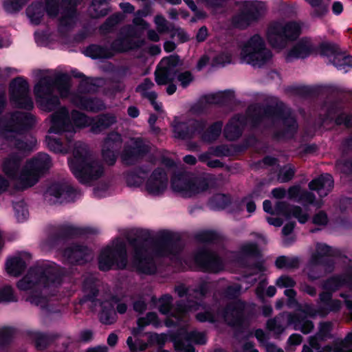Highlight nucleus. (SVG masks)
Returning a JSON list of instances; mask_svg holds the SVG:
<instances>
[{
	"instance_id": "3c124183",
	"label": "nucleus",
	"mask_w": 352,
	"mask_h": 352,
	"mask_svg": "<svg viewBox=\"0 0 352 352\" xmlns=\"http://www.w3.org/2000/svg\"><path fill=\"white\" fill-rule=\"evenodd\" d=\"M72 122H73L75 126L80 128L90 125V123L88 124V117L85 113L78 111H72Z\"/></svg>"
},
{
	"instance_id": "bf43d9fd",
	"label": "nucleus",
	"mask_w": 352,
	"mask_h": 352,
	"mask_svg": "<svg viewBox=\"0 0 352 352\" xmlns=\"http://www.w3.org/2000/svg\"><path fill=\"white\" fill-rule=\"evenodd\" d=\"M294 174V170L293 168H292L291 166L285 167L280 171L278 175V180L280 182H286L293 177Z\"/></svg>"
},
{
	"instance_id": "0eeeda50",
	"label": "nucleus",
	"mask_w": 352,
	"mask_h": 352,
	"mask_svg": "<svg viewBox=\"0 0 352 352\" xmlns=\"http://www.w3.org/2000/svg\"><path fill=\"white\" fill-rule=\"evenodd\" d=\"M122 142V135L119 133H109L103 140L100 154H151L149 142L142 138H134L131 140L129 152L120 151Z\"/></svg>"
},
{
	"instance_id": "5fc2aeb1",
	"label": "nucleus",
	"mask_w": 352,
	"mask_h": 352,
	"mask_svg": "<svg viewBox=\"0 0 352 352\" xmlns=\"http://www.w3.org/2000/svg\"><path fill=\"white\" fill-rule=\"evenodd\" d=\"M172 302L171 296L165 295L158 300V308L162 314H167L170 310Z\"/></svg>"
},
{
	"instance_id": "052dcab7",
	"label": "nucleus",
	"mask_w": 352,
	"mask_h": 352,
	"mask_svg": "<svg viewBox=\"0 0 352 352\" xmlns=\"http://www.w3.org/2000/svg\"><path fill=\"white\" fill-rule=\"evenodd\" d=\"M168 340V337L165 334H151L149 336V342L151 344L157 346L164 345Z\"/></svg>"
},
{
	"instance_id": "412c9836",
	"label": "nucleus",
	"mask_w": 352,
	"mask_h": 352,
	"mask_svg": "<svg viewBox=\"0 0 352 352\" xmlns=\"http://www.w3.org/2000/svg\"><path fill=\"white\" fill-rule=\"evenodd\" d=\"M74 102L80 109L89 112L97 113L105 108L103 101L96 97L76 96Z\"/></svg>"
},
{
	"instance_id": "e2e57ef3",
	"label": "nucleus",
	"mask_w": 352,
	"mask_h": 352,
	"mask_svg": "<svg viewBox=\"0 0 352 352\" xmlns=\"http://www.w3.org/2000/svg\"><path fill=\"white\" fill-rule=\"evenodd\" d=\"M154 85L153 82L149 78L144 79L143 82L138 85L135 89V91L138 93L147 92Z\"/></svg>"
},
{
	"instance_id": "bb28decb",
	"label": "nucleus",
	"mask_w": 352,
	"mask_h": 352,
	"mask_svg": "<svg viewBox=\"0 0 352 352\" xmlns=\"http://www.w3.org/2000/svg\"><path fill=\"white\" fill-rule=\"evenodd\" d=\"M69 190L70 188L67 184L65 183H54L48 187L45 196L49 201L55 203L60 199H67Z\"/></svg>"
},
{
	"instance_id": "dca6fc26",
	"label": "nucleus",
	"mask_w": 352,
	"mask_h": 352,
	"mask_svg": "<svg viewBox=\"0 0 352 352\" xmlns=\"http://www.w3.org/2000/svg\"><path fill=\"white\" fill-rule=\"evenodd\" d=\"M72 129L73 124L66 107H62L51 115V126L49 133L61 134L64 132H70Z\"/></svg>"
},
{
	"instance_id": "4468645a",
	"label": "nucleus",
	"mask_w": 352,
	"mask_h": 352,
	"mask_svg": "<svg viewBox=\"0 0 352 352\" xmlns=\"http://www.w3.org/2000/svg\"><path fill=\"white\" fill-rule=\"evenodd\" d=\"M184 61L177 54L162 58L155 71V80L158 85H166L174 81V74L183 65Z\"/></svg>"
},
{
	"instance_id": "a19ab883",
	"label": "nucleus",
	"mask_w": 352,
	"mask_h": 352,
	"mask_svg": "<svg viewBox=\"0 0 352 352\" xmlns=\"http://www.w3.org/2000/svg\"><path fill=\"white\" fill-rule=\"evenodd\" d=\"M160 324V322L157 320L156 314L148 313L145 318H140L138 319V328L133 330V333L134 335L139 333L146 325L153 324L155 327H157Z\"/></svg>"
},
{
	"instance_id": "6e6d98bb",
	"label": "nucleus",
	"mask_w": 352,
	"mask_h": 352,
	"mask_svg": "<svg viewBox=\"0 0 352 352\" xmlns=\"http://www.w3.org/2000/svg\"><path fill=\"white\" fill-rule=\"evenodd\" d=\"M95 86L94 79L85 76V78L84 77L80 80L78 89L81 92L89 93Z\"/></svg>"
},
{
	"instance_id": "e433bc0d",
	"label": "nucleus",
	"mask_w": 352,
	"mask_h": 352,
	"mask_svg": "<svg viewBox=\"0 0 352 352\" xmlns=\"http://www.w3.org/2000/svg\"><path fill=\"white\" fill-rule=\"evenodd\" d=\"M123 20L121 13H115L109 16L100 26V32L102 34H107L113 31L114 28Z\"/></svg>"
},
{
	"instance_id": "cd10ccee",
	"label": "nucleus",
	"mask_w": 352,
	"mask_h": 352,
	"mask_svg": "<svg viewBox=\"0 0 352 352\" xmlns=\"http://www.w3.org/2000/svg\"><path fill=\"white\" fill-rule=\"evenodd\" d=\"M275 210L277 214L282 213L287 218L294 217L301 223L306 222L309 217L307 211L302 210L300 207L288 208L284 203L278 202Z\"/></svg>"
},
{
	"instance_id": "aec40b11",
	"label": "nucleus",
	"mask_w": 352,
	"mask_h": 352,
	"mask_svg": "<svg viewBox=\"0 0 352 352\" xmlns=\"http://www.w3.org/2000/svg\"><path fill=\"white\" fill-rule=\"evenodd\" d=\"M244 125V120L240 115L232 117L223 129L225 138L230 141L239 139L242 135Z\"/></svg>"
},
{
	"instance_id": "4c0bfd02",
	"label": "nucleus",
	"mask_w": 352,
	"mask_h": 352,
	"mask_svg": "<svg viewBox=\"0 0 352 352\" xmlns=\"http://www.w3.org/2000/svg\"><path fill=\"white\" fill-rule=\"evenodd\" d=\"M123 20L121 13H115L109 16L100 26V32L102 34H107L113 31L114 28Z\"/></svg>"
},
{
	"instance_id": "6e6552de",
	"label": "nucleus",
	"mask_w": 352,
	"mask_h": 352,
	"mask_svg": "<svg viewBox=\"0 0 352 352\" xmlns=\"http://www.w3.org/2000/svg\"><path fill=\"white\" fill-rule=\"evenodd\" d=\"M301 33V26L294 21L285 25L276 22L271 24L267 31V39L274 48L283 49L289 42L296 41Z\"/></svg>"
},
{
	"instance_id": "423d86ee",
	"label": "nucleus",
	"mask_w": 352,
	"mask_h": 352,
	"mask_svg": "<svg viewBox=\"0 0 352 352\" xmlns=\"http://www.w3.org/2000/svg\"><path fill=\"white\" fill-rule=\"evenodd\" d=\"M102 156V159H98L94 155H71L68 158V164L80 183L90 184L104 175L103 163L112 166L117 160L116 155Z\"/></svg>"
},
{
	"instance_id": "5701e85b",
	"label": "nucleus",
	"mask_w": 352,
	"mask_h": 352,
	"mask_svg": "<svg viewBox=\"0 0 352 352\" xmlns=\"http://www.w3.org/2000/svg\"><path fill=\"white\" fill-rule=\"evenodd\" d=\"M195 261L199 265L215 272L221 269V259L213 253L201 252L195 256Z\"/></svg>"
},
{
	"instance_id": "774afa93",
	"label": "nucleus",
	"mask_w": 352,
	"mask_h": 352,
	"mask_svg": "<svg viewBox=\"0 0 352 352\" xmlns=\"http://www.w3.org/2000/svg\"><path fill=\"white\" fill-rule=\"evenodd\" d=\"M239 311L235 309L229 308L226 311L223 315L221 316V318L226 321L230 324H234L232 322L230 318H238L239 316Z\"/></svg>"
},
{
	"instance_id": "7ed1b4c3",
	"label": "nucleus",
	"mask_w": 352,
	"mask_h": 352,
	"mask_svg": "<svg viewBox=\"0 0 352 352\" xmlns=\"http://www.w3.org/2000/svg\"><path fill=\"white\" fill-rule=\"evenodd\" d=\"M21 160L17 155L7 159L3 165L4 172L12 177H19L23 188L35 184L41 175L52 166L48 155H37L28 160L21 166Z\"/></svg>"
},
{
	"instance_id": "20e7f679",
	"label": "nucleus",
	"mask_w": 352,
	"mask_h": 352,
	"mask_svg": "<svg viewBox=\"0 0 352 352\" xmlns=\"http://www.w3.org/2000/svg\"><path fill=\"white\" fill-rule=\"evenodd\" d=\"M70 76L67 73H59L54 78L45 76L41 77L34 85V94L39 108L46 112L58 109L60 98L54 94L56 88L61 94H67L70 89Z\"/></svg>"
},
{
	"instance_id": "13d9d810",
	"label": "nucleus",
	"mask_w": 352,
	"mask_h": 352,
	"mask_svg": "<svg viewBox=\"0 0 352 352\" xmlns=\"http://www.w3.org/2000/svg\"><path fill=\"white\" fill-rule=\"evenodd\" d=\"M186 341H190L192 342H195L196 344H202L206 343V338L205 334L203 333L192 331L188 336Z\"/></svg>"
},
{
	"instance_id": "a878e982",
	"label": "nucleus",
	"mask_w": 352,
	"mask_h": 352,
	"mask_svg": "<svg viewBox=\"0 0 352 352\" xmlns=\"http://www.w3.org/2000/svg\"><path fill=\"white\" fill-rule=\"evenodd\" d=\"M117 122L116 117L111 113H102L90 122L91 131L98 134L102 131L109 128Z\"/></svg>"
},
{
	"instance_id": "864d4df0",
	"label": "nucleus",
	"mask_w": 352,
	"mask_h": 352,
	"mask_svg": "<svg viewBox=\"0 0 352 352\" xmlns=\"http://www.w3.org/2000/svg\"><path fill=\"white\" fill-rule=\"evenodd\" d=\"M77 7L78 6H74L73 4H63V12L61 16L69 18L71 19H77Z\"/></svg>"
},
{
	"instance_id": "69168bd1",
	"label": "nucleus",
	"mask_w": 352,
	"mask_h": 352,
	"mask_svg": "<svg viewBox=\"0 0 352 352\" xmlns=\"http://www.w3.org/2000/svg\"><path fill=\"white\" fill-rule=\"evenodd\" d=\"M77 19H71L69 18L60 16L58 20V29L67 28L68 30L74 28L76 23Z\"/></svg>"
},
{
	"instance_id": "6ab92c4d",
	"label": "nucleus",
	"mask_w": 352,
	"mask_h": 352,
	"mask_svg": "<svg viewBox=\"0 0 352 352\" xmlns=\"http://www.w3.org/2000/svg\"><path fill=\"white\" fill-rule=\"evenodd\" d=\"M10 126L11 124L17 131H28L33 127L35 124V117L30 113L23 111H15L11 115L10 122H8ZM8 128L11 133L12 131Z\"/></svg>"
},
{
	"instance_id": "c9c22d12",
	"label": "nucleus",
	"mask_w": 352,
	"mask_h": 352,
	"mask_svg": "<svg viewBox=\"0 0 352 352\" xmlns=\"http://www.w3.org/2000/svg\"><path fill=\"white\" fill-rule=\"evenodd\" d=\"M316 51L318 52L321 56L327 57L329 63L340 51V49L339 46L335 43L322 42L318 45Z\"/></svg>"
},
{
	"instance_id": "09e8293b",
	"label": "nucleus",
	"mask_w": 352,
	"mask_h": 352,
	"mask_svg": "<svg viewBox=\"0 0 352 352\" xmlns=\"http://www.w3.org/2000/svg\"><path fill=\"white\" fill-rule=\"evenodd\" d=\"M330 252L329 248L324 244H318L316 247V254L313 256L311 263L316 265L323 262V257L327 255Z\"/></svg>"
},
{
	"instance_id": "1a4fd4ad",
	"label": "nucleus",
	"mask_w": 352,
	"mask_h": 352,
	"mask_svg": "<svg viewBox=\"0 0 352 352\" xmlns=\"http://www.w3.org/2000/svg\"><path fill=\"white\" fill-rule=\"evenodd\" d=\"M241 58L248 64L261 67L272 57V52L266 48L263 38L259 34L250 37L241 49Z\"/></svg>"
},
{
	"instance_id": "0e129e2a",
	"label": "nucleus",
	"mask_w": 352,
	"mask_h": 352,
	"mask_svg": "<svg viewBox=\"0 0 352 352\" xmlns=\"http://www.w3.org/2000/svg\"><path fill=\"white\" fill-rule=\"evenodd\" d=\"M139 155H121V162L125 166H133L137 164L140 159L138 158Z\"/></svg>"
},
{
	"instance_id": "39448f33",
	"label": "nucleus",
	"mask_w": 352,
	"mask_h": 352,
	"mask_svg": "<svg viewBox=\"0 0 352 352\" xmlns=\"http://www.w3.org/2000/svg\"><path fill=\"white\" fill-rule=\"evenodd\" d=\"M207 125V120L203 118H192L183 122L175 119L171 124L173 136L177 139L190 140L199 135L201 142L212 144L220 137L223 122L216 121L208 128Z\"/></svg>"
},
{
	"instance_id": "603ef678",
	"label": "nucleus",
	"mask_w": 352,
	"mask_h": 352,
	"mask_svg": "<svg viewBox=\"0 0 352 352\" xmlns=\"http://www.w3.org/2000/svg\"><path fill=\"white\" fill-rule=\"evenodd\" d=\"M334 122L337 126H344L347 129L352 127V114L341 112L335 118Z\"/></svg>"
},
{
	"instance_id": "a18cd8bd",
	"label": "nucleus",
	"mask_w": 352,
	"mask_h": 352,
	"mask_svg": "<svg viewBox=\"0 0 352 352\" xmlns=\"http://www.w3.org/2000/svg\"><path fill=\"white\" fill-rule=\"evenodd\" d=\"M276 265L280 269H292L298 265V259L294 257L280 256L276 261Z\"/></svg>"
},
{
	"instance_id": "9d476101",
	"label": "nucleus",
	"mask_w": 352,
	"mask_h": 352,
	"mask_svg": "<svg viewBox=\"0 0 352 352\" xmlns=\"http://www.w3.org/2000/svg\"><path fill=\"white\" fill-rule=\"evenodd\" d=\"M266 13L264 2L260 1H243L239 10L232 17V23L236 28L245 29L258 22Z\"/></svg>"
},
{
	"instance_id": "f8f14e48",
	"label": "nucleus",
	"mask_w": 352,
	"mask_h": 352,
	"mask_svg": "<svg viewBox=\"0 0 352 352\" xmlns=\"http://www.w3.org/2000/svg\"><path fill=\"white\" fill-rule=\"evenodd\" d=\"M29 91L30 87L27 80L23 76L16 77L10 83V102L16 108L31 111L34 108V102Z\"/></svg>"
},
{
	"instance_id": "2eb2a0df",
	"label": "nucleus",
	"mask_w": 352,
	"mask_h": 352,
	"mask_svg": "<svg viewBox=\"0 0 352 352\" xmlns=\"http://www.w3.org/2000/svg\"><path fill=\"white\" fill-rule=\"evenodd\" d=\"M152 250L142 245L136 247L132 258V264L139 272L144 274H152L155 272L156 267L151 256Z\"/></svg>"
},
{
	"instance_id": "49530a36",
	"label": "nucleus",
	"mask_w": 352,
	"mask_h": 352,
	"mask_svg": "<svg viewBox=\"0 0 352 352\" xmlns=\"http://www.w3.org/2000/svg\"><path fill=\"white\" fill-rule=\"evenodd\" d=\"M126 184L130 187H140L144 183V173H129L126 175Z\"/></svg>"
},
{
	"instance_id": "ea45409f",
	"label": "nucleus",
	"mask_w": 352,
	"mask_h": 352,
	"mask_svg": "<svg viewBox=\"0 0 352 352\" xmlns=\"http://www.w3.org/2000/svg\"><path fill=\"white\" fill-rule=\"evenodd\" d=\"M30 0H3V8L10 14L19 12Z\"/></svg>"
},
{
	"instance_id": "7c9ffc66",
	"label": "nucleus",
	"mask_w": 352,
	"mask_h": 352,
	"mask_svg": "<svg viewBox=\"0 0 352 352\" xmlns=\"http://www.w3.org/2000/svg\"><path fill=\"white\" fill-rule=\"evenodd\" d=\"M234 98V92L225 90L222 92L210 94L206 96V102L210 104L226 106L231 103Z\"/></svg>"
},
{
	"instance_id": "c03bdc74",
	"label": "nucleus",
	"mask_w": 352,
	"mask_h": 352,
	"mask_svg": "<svg viewBox=\"0 0 352 352\" xmlns=\"http://www.w3.org/2000/svg\"><path fill=\"white\" fill-rule=\"evenodd\" d=\"M45 142L49 150L54 154H67L63 152L64 147L60 138L47 136Z\"/></svg>"
},
{
	"instance_id": "8fccbe9b",
	"label": "nucleus",
	"mask_w": 352,
	"mask_h": 352,
	"mask_svg": "<svg viewBox=\"0 0 352 352\" xmlns=\"http://www.w3.org/2000/svg\"><path fill=\"white\" fill-rule=\"evenodd\" d=\"M109 1V0H92L91 6L96 13V17H104L108 14L109 9L107 8L100 9V6L108 4Z\"/></svg>"
},
{
	"instance_id": "4d7b16f0",
	"label": "nucleus",
	"mask_w": 352,
	"mask_h": 352,
	"mask_svg": "<svg viewBox=\"0 0 352 352\" xmlns=\"http://www.w3.org/2000/svg\"><path fill=\"white\" fill-rule=\"evenodd\" d=\"M15 215L19 221H23L28 219L29 212L26 207L22 203L14 205Z\"/></svg>"
},
{
	"instance_id": "79ce46f5",
	"label": "nucleus",
	"mask_w": 352,
	"mask_h": 352,
	"mask_svg": "<svg viewBox=\"0 0 352 352\" xmlns=\"http://www.w3.org/2000/svg\"><path fill=\"white\" fill-rule=\"evenodd\" d=\"M177 80L179 85L186 89L194 81L195 76L193 74L189 71H182V67L174 74V80Z\"/></svg>"
},
{
	"instance_id": "393cba45",
	"label": "nucleus",
	"mask_w": 352,
	"mask_h": 352,
	"mask_svg": "<svg viewBox=\"0 0 352 352\" xmlns=\"http://www.w3.org/2000/svg\"><path fill=\"white\" fill-rule=\"evenodd\" d=\"M30 256L28 254L15 256L6 262L7 272L14 276H19L27 265Z\"/></svg>"
},
{
	"instance_id": "c756f323",
	"label": "nucleus",
	"mask_w": 352,
	"mask_h": 352,
	"mask_svg": "<svg viewBox=\"0 0 352 352\" xmlns=\"http://www.w3.org/2000/svg\"><path fill=\"white\" fill-rule=\"evenodd\" d=\"M84 54L94 60L111 58L113 56V53L108 47L98 44L89 45L85 48Z\"/></svg>"
},
{
	"instance_id": "473e14b6",
	"label": "nucleus",
	"mask_w": 352,
	"mask_h": 352,
	"mask_svg": "<svg viewBox=\"0 0 352 352\" xmlns=\"http://www.w3.org/2000/svg\"><path fill=\"white\" fill-rule=\"evenodd\" d=\"M12 145L19 151L32 152L36 146L37 140L33 136L16 138L13 135Z\"/></svg>"
},
{
	"instance_id": "f3484780",
	"label": "nucleus",
	"mask_w": 352,
	"mask_h": 352,
	"mask_svg": "<svg viewBox=\"0 0 352 352\" xmlns=\"http://www.w3.org/2000/svg\"><path fill=\"white\" fill-rule=\"evenodd\" d=\"M167 186L166 174L163 170L157 169L146 181L144 190L151 195L157 196L164 192Z\"/></svg>"
},
{
	"instance_id": "58836bf2",
	"label": "nucleus",
	"mask_w": 352,
	"mask_h": 352,
	"mask_svg": "<svg viewBox=\"0 0 352 352\" xmlns=\"http://www.w3.org/2000/svg\"><path fill=\"white\" fill-rule=\"evenodd\" d=\"M305 1L313 8L311 12L313 17H322L329 11V2L324 0H305Z\"/></svg>"
},
{
	"instance_id": "37998d69",
	"label": "nucleus",
	"mask_w": 352,
	"mask_h": 352,
	"mask_svg": "<svg viewBox=\"0 0 352 352\" xmlns=\"http://www.w3.org/2000/svg\"><path fill=\"white\" fill-rule=\"evenodd\" d=\"M100 320L106 324H112L116 321V316L111 303L108 302L102 303V310L100 314Z\"/></svg>"
},
{
	"instance_id": "de8ad7c7",
	"label": "nucleus",
	"mask_w": 352,
	"mask_h": 352,
	"mask_svg": "<svg viewBox=\"0 0 352 352\" xmlns=\"http://www.w3.org/2000/svg\"><path fill=\"white\" fill-rule=\"evenodd\" d=\"M59 0H45V12L50 18H56L59 14Z\"/></svg>"
},
{
	"instance_id": "72a5a7b5",
	"label": "nucleus",
	"mask_w": 352,
	"mask_h": 352,
	"mask_svg": "<svg viewBox=\"0 0 352 352\" xmlns=\"http://www.w3.org/2000/svg\"><path fill=\"white\" fill-rule=\"evenodd\" d=\"M329 63L346 73L352 68V56L345 55L340 51Z\"/></svg>"
},
{
	"instance_id": "f704fd0d",
	"label": "nucleus",
	"mask_w": 352,
	"mask_h": 352,
	"mask_svg": "<svg viewBox=\"0 0 352 352\" xmlns=\"http://www.w3.org/2000/svg\"><path fill=\"white\" fill-rule=\"evenodd\" d=\"M287 91L302 98L316 97L319 94V89L317 87L307 85L290 86L287 88Z\"/></svg>"
},
{
	"instance_id": "c85d7f7f",
	"label": "nucleus",
	"mask_w": 352,
	"mask_h": 352,
	"mask_svg": "<svg viewBox=\"0 0 352 352\" xmlns=\"http://www.w3.org/2000/svg\"><path fill=\"white\" fill-rule=\"evenodd\" d=\"M64 256L71 261L82 264L91 258L90 251L85 247L74 246L67 249Z\"/></svg>"
},
{
	"instance_id": "338daca9",
	"label": "nucleus",
	"mask_w": 352,
	"mask_h": 352,
	"mask_svg": "<svg viewBox=\"0 0 352 352\" xmlns=\"http://www.w3.org/2000/svg\"><path fill=\"white\" fill-rule=\"evenodd\" d=\"M14 300L12 288L6 286L0 289V302Z\"/></svg>"
},
{
	"instance_id": "4be33fe9",
	"label": "nucleus",
	"mask_w": 352,
	"mask_h": 352,
	"mask_svg": "<svg viewBox=\"0 0 352 352\" xmlns=\"http://www.w3.org/2000/svg\"><path fill=\"white\" fill-rule=\"evenodd\" d=\"M315 51V48L309 41L302 38L287 52L286 60L289 62L292 58H305Z\"/></svg>"
},
{
	"instance_id": "b1692460",
	"label": "nucleus",
	"mask_w": 352,
	"mask_h": 352,
	"mask_svg": "<svg viewBox=\"0 0 352 352\" xmlns=\"http://www.w3.org/2000/svg\"><path fill=\"white\" fill-rule=\"evenodd\" d=\"M310 190H316L323 197L327 196L333 187V180L332 177L329 175H322L315 179H313L309 184Z\"/></svg>"
},
{
	"instance_id": "ddd939ff",
	"label": "nucleus",
	"mask_w": 352,
	"mask_h": 352,
	"mask_svg": "<svg viewBox=\"0 0 352 352\" xmlns=\"http://www.w3.org/2000/svg\"><path fill=\"white\" fill-rule=\"evenodd\" d=\"M171 188L182 197H191L204 192L208 188V184L204 179L177 175L172 178Z\"/></svg>"
},
{
	"instance_id": "f03ea898",
	"label": "nucleus",
	"mask_w": 352,
	"mask_h": 352,
	"mask_svg": "<svg viewBox=\"0 0 352 352\" xmlns=\"http://www.w3.org/2000/svg\"><path fill=\"white\" fill-rule=\"evenodd\" d=\"M59 283L54 267H36L31 269L17 286L21 290L32 289V294L29 300L32 304L43 307L46 298L54 295Z\"/></svg>"
},
{
	"instance_id": "f257e3e1",
	"label": "nucleus",
	"mask_w": 352,
	"mask_h": 352,
	"mask_svg": "<svg viewBox=\"0 0 352 352\" xmlns=\"http://www.w3.org/2000/svg\"><path fill=\"white\" fill-rule=\"evenodd\" d=\"M248 117L253 128L261 126L264 120H270L273 123L280 121V128L274 133V138L277 140H291L294 139L298 131L299 125L296 118L289 109H286L283 102L275 104L256 105L249 107Z\"/></svg>"
},
{
	"instance_id": "680f3d73",
	"label": "nucleus",
	"mask_w": 352,
	"mask_h": 352,
	"mask_svg": "<svg viewBox=\"0 0 352 352\" xmlns=\"http://www.w3.org/2000/svg\"><path fill=\"white\" fill-rule=\"evenodd\" d=\"M174 344L177 352H194L193 346L190 344H186L183 341L175 340Z\"/></svg>"
},
{
	"instance_id": "2f4dec72",
	"label": "nucleus",
	"mask_w": 352,
	"mask_h": 352,
	"mask_svg": "<svg viewBox=\"0 0 352 352\" xmlns=\"http://www.w3.org/2000/svg\"><path fill=\"white\" fill-rule=\"evenodd\" d=\"M26 14L33 25H40L45 14L43 3L40 1L32 3L27 8Z\"/></svg>"
},
{
	"instance_id": "a211bd4d",
	"label": "nucleus",
	"mask_w": 352,
	"mask_h": 352,
	"mask_svg": "<svg viewBox=\"0 0 352 352\" xmlns=\"http://www.w3.org/2000/svg\"><path fill=\"white\" fill-rule=\"evenodd\" d=\"M144 44V39L133 41L126 37L119 36L111 42L109 49L114 55L115 54H123L133 50L139 49Z\"/></svg>"
},
{
	"instance_id": "9b49d317",
	"label": "nucleus",
	"mask_w": 352,
	"mask_h": 352,
	"mask_svg": "<svg viewBox=\"0 0 352 352\" xmlns=\"http://www.w3.org/2000/svg\"><path fill=\"white\" fill-rule=\"evenodd\" d=\"M99 267L102 270H108L116 265L118 268L126 265V241L117 239L112 243L102 250L99 256Z\"/></svg>"
}]
</instances>
